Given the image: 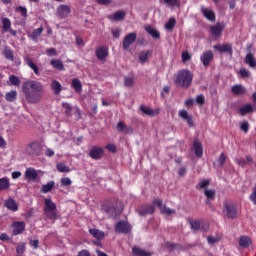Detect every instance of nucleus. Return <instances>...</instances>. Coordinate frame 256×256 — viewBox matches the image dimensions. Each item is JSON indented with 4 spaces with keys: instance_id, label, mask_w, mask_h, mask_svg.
<instances>
[{
    "instance_id": "nucleus-42",
    "label": "nucleus",
    "mask_w": 256,
    "mask_h": 256,
    "mask_svg": "<svg viewBox=\"0 0 256 256\" xmlns=\"http://www.w3.org/2000/svg\"><path fill=\"white\" fill-rule=\"evenodd\" d=\"M231 90L235 95H243V93H245V88L241 85H234Z\"/></svg>"
},
{
    "instance_id": "nucleus-17",
    "label": "nucleus",
    "mask_w": 256,
    "mask_h": 256,
    "mask_svg": "<svg viewBox=\"0 0 256 256\" xmlns=\"http://www.w3.org/2000/svg\"><path fill=\"white\" fill-rule=\"evenodd\" d=\"M119 204L116 203V204H112L108 207H106L105 211L107 213V215H109V217H117V215H119V213H121L119 211Z\"/></svg>"
},
{
    "instance_id": "nucleus-55",
    "label": "nucleus",
    "mask_w": 256,
    "mask_h": 256,
    "mask_svg": "<svg viewBox=\"0 0 256 256\" xmlns=\"http://www.w3.org/2000/svg\"><path fill=\"white\" fill-rule=\"evenodd\" d=\"M207 241L210 245H215V243H219V237L208 236Z\"/></svg>"
},
{
    "instance_id": "nucleus-14",
    "label": "nucleus",
    "mask_w": 256,
    "mask_h": 256,
    "mask_svg": "<svg viewBox=\"0 0 256 256\" xmlns=\"http://www.w3.org/2000/svg\"><path fill=\"white\" fill-rule=\"evenodd\" d=\"M178 115L181 119H184V121L188 123L189 127H195V123L193 122V117L189 115L187 110H180Z\"/></svg>"
},
{
    "instance_id": "nucleus-21",
    "label": "nucleus",
    "mask_w": 256,
    "mask_h": 256,
    "mask_svg": "<svg viewBox=\"0 0 256 256\" xmlns=\"http://www.w3.org/2000/svg\"><path fill=\"white\" fill-rule=\"evenodd\" d=\"M11 188V180L8 177L0 178V192L9 191Z\"/></svg>"
},
{
    "instance_id": "nucleus-7",
    "label": "nucleus",
    "mask_w": 256,
    "mask_h": 256,
    "mask_svg": "<svg viewBox=\"0 0 256 256\" xmlns=\"http://www.w3.org/2000/svg\"><path fill=\"white\" fill-rule=\"evenodd\" d=\"M225 30V23L220 22L216 23L213 26H210V33L213 37H221L223 35V31Z\"/></svg>"
},
{
    "instance_id": "nucleus-46",
    "label": "nucleus",
    "mask_w": 256,
    "mask_h": 256,
    "mask_svg": "<svg viewBox=\"0 0 256 256\" xmlns=\"http://www.w3.org/2000/svg\"><path fill=\"white\" fill-rule=\"evenodd\" d=\"M56 168L59 173H69V171H71V169H69V167L63 163L57 164Z\"/></svg>"
},
{
    "instance_id": "nucleus-25",
    "label": "nucleus",
    "mask_w": 256,
    "mask_h": 256,
    "mask_svg": "<svg viewBox=\"0 0 256 256\" xmlns=\"http://www.w3.org/2000/svg\"><path fill=\"white\" fill-rule=\"evenodd\" d=\"M90 235H93L95 239H98V241H101V239H105V232L95 229V228H90L89 229Z\"/></svg>"
},
{
    "instance_id": "nucleus-50",
    "label": "nucleus",
    "mask_w": 256,
    "mask_h": 256,
    "mask_svg": "<svg viewBox=\"0 0 256 256\" xmlns=\"http://www.w3.org/2000/svg\"><path fill=\"white\" fill-rule=\"evenodd\" d=\"M227 161V156H225V153H221L220 156L217 159V163L220 167H223L225 165V162Z\"/></svg>"
},
{
    "instance_id": "nucleus-44",
    "label": "nucleus",
    "mask_w": 256,
    "mask_h": 256,
    "mask_svg": "<svg viewBox=\"0 0 256 256\" xmlns=\"http://www.w3.org/2000/svg\"><path fill=\"white\" fill-rule=\"evenodd\" d=\"M11 28V20L9 18L2 19V29L3 31H9Z\"/></svg>"
},
{
    "instance_id": "nucleus-9",
    "label": "nucleus",
    "mask_w": 256,
    "mask_h": 256,
    "mask_svg": "<svg viewBox=\"0 0 256 256\" xmlns=\"http://www.w3.org/2000/svg\"><path fill=\"white\" fill-rule=\"evenodd\" d=\"M214 49L218 51V53H228V55H233V44H216L214 45Z\"/></svg>"
},
{
    "instance_id": "nucleus-60",
    "label": "nucleus",
    "mask_w": 256,
    "mask_h": 256,
    "mask_svg": "<svg viewBox=\"0 0 256 256\" xmlns=\"http://www.w3.org/2000/svg\"><path fill=\"white\" fill-rule=\"evenodd\" d=\"M17 11H19L21 13V15H23L24 17H27V8H25L23 6H19L17 8Z\"/></svg>"
},
{
    "instance_id": "nucleus-3",
    "label": "nucleus",
    "mask_w": 256,
    "mask_h": 256,
    "mask_svg": "<svg viewBox=\"0 0 256 256\" xmlns=\"http://www.w3.org/2000/svg\"><path fill=\"white\" fill-rule=\"evenodd\" d=\"M44 215L50 221H57V204L50 198L44 199Z\"/></svg>"
},
{
    "instance_id": "nucleus-2",
    "label": "nucleus",
    "mask_w": 256,
    "mask_h": 256,
    "mask_svg": "<svg viewBox=\"0 0 256 256\" xmlns=\"http://www.w3.org/2000/svg\"><path fill=\"white\" fill-rule=\"evenodd\" d=\"M175 83L183 89H189L191 83H193V73L189 70H180L177 73Z\"/></svg>"
},
{
    "instance_id": "nucleus-11",
    "label": "nucleus",
    "mask_w": 256,
    "mask_h": 256,
    "mask_svg": "<svg viewBox=\"0 0 256 256\" xmlns=\"http://www.w3.org/2000/svg\"><path fill=\"white\" fill-rule=\"evenodd\" d=\"M115 230L117 233L127 234L131 231V225L127 221H119L115 226Z\"/></svg>"
},
{
    "instance_id": "nucleus-61",
    "label": "nucleus",
    "mask_w": 256,
    "mask_h": 256,
    "mask_svg": "<svg viewBox=\"0 0 256 256\" xmlns=\"http://www.w3.org/2000/svg\"><path fill=\"white\" fill-rule=\"evenodd\" d=\"M250 201H252L254 205H256V187L254 188L253 192L250 195Z\"/></svg>"
},
{
    "instance_id": "nucleus-19",
    "label": "nucleus",
    "mask_w": 256,
    "mask_h": 256,
    "mask_svg": "<svg viewBox=\"0 0 256 256\" xmlns=\"http://www.w3.org/2000/svg\"><path fill=\"white\" fill-rule=\"evenodd\" d=\"M126 15L127 14L125 13V11L120 10V11L115 12L112 15H109L108 19H110V21H123V19H125Z\"/></svg>"
},
{
    "instance_id": "nucleus-41",
    "label": "nucleus",
    "mask_w": 256,
    "mask_h": 256,
    "mask_svg": "<svg viewBox=\"0 0 256 256\" xmlns=\"http://www.w3.org/2000/svg\"><path fill=\"white\" fill-rule=\"evenodd\" d=\"M135 85V77L125 76L124 77V87H133Z\"/></svg>"
},
{
    "instance_id": "nucleus-29",
    "label": "nucleus",
    "mask_w": 256,
    "mask_h": 256,
    "mask_svg": "<svg viewBox=\"0 0 256 256\" xmlns=\"http://www.w3.org/2000/svg\"><path fill=\"white\" fill-rule=\"evenodd\" d=\"M50 64L54 69H57L58 71H64V69H65L63 62L59 59L51 60Z\"/></svg>"
},
{
    "instance_id": "nucleus-45",
    "label": "nucleus",
    "mask_w": 256,
    "mask_h": 256,
    "mask_svg": "<svg viewBox=\"0 0 256 256\" xmlns=\"http://www.w3.org/2000/svg\"><path fill=\"white\" fill-rule=\"evenodd\" d=\"M190 227L192 231H199V229H201V221L199 220L190 221Z\"/></svg>"
},
{
    "instance_id": "nucleus-48",
    "label": "nucleus",
    "mask_w": 256,
    "mask_h": 256,
    "mask_svg": "<svg viewBox=\"0 0 256 256\" xmlns=\"http://www.w3.org/2000/svg\"><path fill=\"white\" fill-rule=\"evenodd\" d=\"M166 7H179V0H164Z\"/></svg>"
},
{
    "instance_id": "nucleus-34",
    "label": "nucleus",
    "mask_w": 256,
    "mask_h": 256,
    "mask_svg": "<svg viewBox=\"0 0 256 256\" xmlns=\"http://www.w3.org/2000/svg\"><path fill=\"white\" fill-rule=\"evenodd\" d=\"M252 241L249 236H241L239 239V245L240 247H249L251 245Z\"/></svg>"
},
{
    "instance_id": "nucleus-54",
    "label": "nucleus",
    "mask_w": 256,
    "mask_h": 256,
    "mask_svg": "<svg viewBox=\"0 0 256 256\" xmlns=\"http://www.w3.org/2000/svg\"><path fill=\"white\" fill-rule=\"evenodd\" d=\"M25 249H26L25 244L22 243L17 246L16 253H18V255H23V253H25Z\"/></svg>"
},
{
    "instance_id": "nucleus-28",
    "label": "nucleus",
    "mask_w": 256,
    "mask_h": 256,
    "mask_svg": "<svg viewBox=\"0 0 256 256\" xmlns=\"http://www.w3.org/2000/svg\"><path fill=\"white\" fill-rule=\"evenodd\" d=\"M132 253L135 256H151L150 252H147V251H145V250H143V249H141V248H139L137 246H134L132 248Z\"/></svg>"
},
{
    "instance_id": "nucleus-18",
    "label": "nucleus",
    "mask_w": 256,
    "mask_h": 256,
    "mask_svg": "<svg viewBox=\"0 0 256 256\" xmlns=\"http://www.w3.org/2000/svg\"><path fill=\"white\" fill-rule=\"evenodd\" d=\"M201 13L208 21H215V12H213V10L201 6Z\"/></svg>"
},
{
    "instance_id": "nucleus-8",
    "label": "nucleus",
    "mask_w": 256,
    "mask_h": 256,
    "mask_svg": "<svg viewBox=\"0 0 256 256\" xmlns=\"http://www.w3.org/2000/svg\"><path fill=\"white\" fill-rule=\"evenodd\" d=\"M103 155H105V151L99 146L92 147L89 152V157H91V159H94L95 161H99V159H101Z\"/></svg>"
},
{
    "instance_id": "nucleus-15",
    "label": "nucleus",
    "mask_w": 256,
    "mask_h": 256,
    "mask_svg": "<svg viewBox=\"0 0 256 256\" xmlns=\"http://www.w3.org/2000/svg\"><path fill=\"white\" fill-rule=\"evenodd\" d=\"M200 61L203 63L204 67H207L211 61H213V52L206 51L200 56Z\"/></svg>"
},
{
    "instance_id": "nucleus-56",
    "label": "nucleus",
    "mask_w": 256,
    "mask_h": 256,
    "mask_svg": "<svg viewBox=\"0 0 256 256\" xmlns=\"http://www.w3.org/2000/svg\"><path fill=\"white\" fill-rule=\"evenodd\" d=\"M46 54L49 57H57V50L55 48H49L46 50Z\"/></svg>"
},
{
    "instance_id": "nucleus-32",
    "label": "nucleus",
    "mask_w": 256,
    "mask_h": 256,
    "mask_svg": "<svg viewBox=\"0 0 256 256\" xmlns=\"http://www.w3.org/2000/svg\"><path fill=\"white\" fill-rule=\"evenodd\" d=\"M51 89L54 91L55 95H60L61 93V83L57 80H53L51 83Z\"/></svg>"
},
{
    "instance_id": "nucleus-53",
    "label": "nucleus",
    "mask_w": 256,
    "mask_h": 256,
    "mask_svg": "<svg viewBox=\"0 0 256 256\" xmlns=\"http://www.w3.org/2000/svg\"><path fill=\"white\" fill-rule=\"evenodd\" d=\"M191 59V54H189V52L184 51L182 52V62L183 63H187V61H190Z\"/></svg>"
},
{
    "instance_id": "nucleus-20",
    "label": "nucleus",
    "mask_w": 256,
    "mask_h": 256,
    "mask_svg": "<svg viewBox=\"0 0 256 256\" xmlns=\"http://www.w3.org/2000/svg\"><path fill=\"white\" fill-rule=\"evenodd\" d=\"M109 55V50L107 48H98L96 49V57L100 61H105Z\"/></svg>"
},
{
    "instance_id": "nucleus-33",
    "label": "nucleus",
    "mask_w": 256,
    "mask_h": 256,
    "mask_svg": "<svg viewBox=\"0 0 256 256\" xmlns=\"http://www.w3.org/2000/svg\"><path fill=\"white\" fill-rule=\"evenodd\" d=\"M25 62L28 65V67H30V69H32V71L35 73V75H39V67H37L34 64L33 60H31V58L26 57Z\"/></svg>"
},
{
    "instance_id": "nucleus-51",
    "label": "nucleus",
    "mask_w": 256,
    "mask_h": 256,
    "mask_svg": "<svg viewBox=\"0 0 256 256\" xmlns=\"http://www.w3.org/2000/svg\"><path fill=\"white\" fill-rule=\"evenodd\" d=\"M62 107H63V109H65V114L66 115H71V111H73V108L71 107V104H69L67 102H63Z\"/></svg>"
},
{
    "instance_id": "nucleus-37",
    "label": "nucleus",
    "mask_w": 256,
    "mask_h": 256,
    "mask_svg": "<svg viewBox=\"0 0 256 256\" xmlns=\"http://www.w3.org/2000/svg\"><path fill=\"white\" fill-rule=\"evenodd\" d=\"M175 25H177V20L172 17L166 22L164 28L166 31H173V29H175Z\"/></svg>"
},
{
    "instance_id": "nucleus-6",
    "label": "nucleus",
    "mask_w": 256,
    "mask_h": 256,
    "mask_svg": "<svg viewBox=\"0 0 256 256\" xmlns=\"http://www.w3.org/2000/svg\"><path fill=\"white\" fill-rule=\"evenodd\" d=\"M153 203L155 205H157V207H159V209L163 215H175V210L167 207V205H164L163 200L156 199L153 201Z\"/></svg>"
},
{
    "instance_id": "nucleus-22",
    "label": "nucleus",
    "mask_w": 256,
    "mask_h": 256,
    "mask_svg": "<svg viewBox=\"0 0 256 256\" xmlns=\"http://www.w3.org/2000/svg\"><path fill=\"white\" fill-rule=\"evenodd\" d=\"M193 149L196 157H203V146L199 140L194 141Z\"/></svg>"
},
{
    "instance_id": "nucleus-36",
    "label": "nucleus",
    "mask_w": 256,
    "mask_h": 256,
    "mask_svg": "<svg viewBox=\"0 0 256 256\" xmlns=\"http://www.w3.org/2000/svg\"><path fill=\"white\" fill-rule=\"evenodd\" d=\"M53 187H55V181H50L47 184L42 185L41 193H49L53 190Z\"/></svg>"
},
{
    "instance_id": "nucleus-23",
    "label": "nucleus",
    "mask_w": 256,
    "mask_h": 256,
    "mask_svg": "<svg viewBox=\"0 0 256 256\" xmlns=\"http://www.w3.org/2000/svg\"><path fill=\"white\" fill-rule=\"evenodd\" d=\"M245 63L246 65H249L251 67V69H256V58L255 56H253L252 53H248L245 56Z\"/></svg>"
},
{
    "instance_id": "nucleus-58",
    "label": "nucleus",
    "mask_w": 256,
    "mask_h": 256,
    "mask_svg": "<svg viewBox=\"0 0 256 256\" xmlns=\"http://www.w3.org/2000/svg\"><path fill=\"white\" fill-rule=\"evenodd\" d=\"M240 129L241 131H244L245 133L249 132V122L244 121L241 125H240Z\"/></svg>"
},
{
    "instance_id": "nucleus-35",
    "label": "nucleus",
    "mask_w": 256,
    "mask_h": 256,
    "mask_svg": "<svg viewBox=\"0 0 256 256\" xmlns=\"http://www.w3.org/2000/svg\"><path fill=\"white\" fill-rule=\"evenodd\" d=\"M239 113L242 116L247 115V113H253V105L246 104L245 106L239 108Z\"/></svg>"
},
{
    "instance_id": "nucleus-52",
    "label": "nucleus",
    "mask_w": 256,
    "mask_h": 256,
    "mask_svg": "<svg viewBox=\"0 0 256 256\" xmlns=\"http://www.w3.org/2000/svg\"><path fill=\"white\" fill-rule=\"evenodd\" d=\"M60 183H61L62 187H69V185H71L72 181H71V178L66 177V178H62L60 180Z\"/></svg>"
},
{
    "instance_id": "nucleus-1",
    "label": "nucleus",
    "mask_w": 256,
    "mask_h": 256,
    "mask_svg": "<svg viewBox=\"0 0 256 256\" xmlns=\"http://www.w3.org/2000/svg\"><path fill=\"white\" fill-rule=\"evenodd\" d=\"M22 91L28 103H39L43 97V84L39 81H26L22 85Z\"/></svg>"
},
{
    "instance_id": "nucleus-26",
    "label": "nucleus",
    "mask_w": 256,
    "mask_h": 256,
    "mask_svg": "<svg viewBox=\"0 0 256 256\" xmlns=\"http://www.w3.org/2000/svg\"><path fill=\"white\" fill-rule=\"evenodd\" d=\"M140 111H142L144 115H149V117H155V115H159V110H153L147 106H141Z\"/></svg>"
},
{
    "instance_id": "nucleus-27",
    "label": "nucleus",
    "mask_w": 256,
    "mask_h": 256,
    "mask_svg": "<svg viewBox=\"0 0 256 256\" xmlns=\"http://www.w3.org/2000/svg\"><path fill=\"white\" fill-rule=\"evenodd\" d=\"M145 31L148 35H151L153 39H159L161 37V34L153 26H146Z\"/></svg>"
},
{
    "instance_id": "nucleus-4",
    "label": "nucleus",
    "mask_w": 256,
    "mask_h": 256,
    "mask_svg": "<svg viewBox=\"0 0 256 256\" xmlns=\"http://www.w3.org/2000/svg\"><path fill=\"white\" fill-rule=\"evenodd\" d=\"M223 213L228 219H235L237 217V204L230 200L224 201Z\"/></svg>"
},
{
    "instance_id": "nucleus-49",
    "label": "nucleus",
    "mask_w": 256,
    "mask_h": 256,
    "mask_svg": "<svg viewBox=\"0 0 256 256\" xmlns=\"http://www.w3.org/2000/svg\"><path fill=\"white\" fill-rule=\"evenodd\" d=\"M204 195H205V197H207V199L213 200V199H215V190L205 189Z\"/></svg>"
},
{
    "instance_id": "nucleus-43",
    "label": "nucleus",
    "mask_w": 256,
    "mask_h": 256,
    "mask_svg": "<svg viewBox=\"0 0 256 256\" xmlns=\"http://www.w3.org/2000/svg\"><path fill=\"white\" fill-rule=\"evenodd\" d=\"M3 55L5 57V59H7L8 61H13L15 59V56L13 55V50L6 48L3 52Z\"/></svg>"
},
{
    "instance_id": "nucleus-64",
    "label": "nucleus",
    "mask_w": 256,
    "mask_h": 256,
    "mask_svg": "<svg viewBox=\"0 0 256 256\" xmlns=\"http://www.w3.org/2000/svg\"><path fill=\"white\" fill-rule=\"evenodd\" d=\"M78 256H91V253H89L87 250H82L78 252Z\"/></svg>"
},
{
    "instance_id": "nucleus-16",
    "label": "nucleus",
    "mask_w": 256,
    "mask_h": 256,
    "mask_svg": "<svg viewBox=\"0 0 256 256\" xmlns=\"http://www.w3.org/2000/svg\"><path fill=\"white\" fill-rule=\"evenodd\" d=\"M38 175L37 170L33 167H29L25 171V179H27V181H36Z\"/></svg>"
},
{
    "instance_id": "nucleus-38",
    "label": "nucleus",
    "mask_w": 256,
    "mask_h": 256,
    "mask_svg": "<svg viewBox=\"0 0 256 256\" xmlns=\"http://www.w3.org/2000/svg\"><path fill=\"white\" fill-rule=\"evenodd\" d=\"M41 33H43V26H40L38 29L33 30V32L30 35L32 41H37V39L41 37Z\"/></svg>"
},
{
    "instance_id": "nucleus-13",
    "label": "nucleus",
    "mask_w": 256,
    "mask_h": 256,
    "mask_svg": "<svg viewBox=\"0 0 256 256\" xmlns=\"http://www.w3.org/2000/svg\"><path fill=\"white\" fill-rule=\"evenodd\" d=\"M12 233L13 235H21L25 231V222L23 221H16L12 224Z\"/></svg>"
},
{
    "instance_id": "nucleus-62",
    "label": "nucleus",
    "mask_w": 256,
    "mask_h": 256,
    "mask_svg": "<svg viewBox=\"0 0 256 256\" xmlns=\"http://www.w3.org/2000/svg\"><path fill=\"white\" fill-rule=\"evenodd\" d=\"M209 183V180H203L202 182L199 183V188L205 189V187H208Z\"/></svg>"
},
{
    "instance_id": "nucleus-10",
    "label": "nucleus",
    "mask_w": 256,
    "mask_h": 256,
    "mask_svg": "<svg viewBox=\"0 0 256 256\" xmlns=\"http://www.w3.org/2000/svg\"><path fill=\"white\" fill-rule=\"evenodd\" d=\"M71 14V8L68 5L61 4L58 6L56 15L60 17V19H65V17Z\"/></svg>"
},
{
    "instance_id": "nucleus-63",
    "label": "nucleus",
    "mask_w": 256,
    "mask_h": 256,
    "mask_svg": "<svg viewBox=\"0 0 256 256\" xmlns=\"http://www.w3.org/2000/svg\"><path fill=\"white\" fill-rule=\"evenodd\" d=\"M21 175H22L21 171H14V172H12L11 177H12V179H19V177H21Z\"/></svg>"
},
{
    "instance_id": "nucleus-12",
    "label": "nucleus",
    "mask_w": 256,
    "mask_h": 256,
    "mask_svg": "<svg viewBox=\"0 0 256 256\" xmlns=\"http://www.w3.org/2000/svg\"><path fill=\"white\" fill-rule=\"evenodd\" d=\"M117 131L119 133H125V135H133V127L125 125V122L120 121L116 125Z\"/></svg>"
},
{
    "instance_id": "nucleus-30",
    "label": "nucleus",
    "mask_w": 256,
    "mask_h": 256,
    "mask_svg": "<svg viewBox=\"0 0 256 256\" xmlns=\"http://www.w3.org/2000/svg\"><path fill=\"white\" fill-rule=\"evenodd\" d=\"M5 207L9 209L10 211H17L18 206L14 199H8L4 203Z\"/></svg>"
},
{
    "instance_id": "nucleus-40",
    "label": "nucleus",
    "mask_w": 256,
    "mask_h": 256,
    "mask_svg": "<svg viewBox=\"0 0 256 256\" xmlns=\"http://www.w3.org/2000/svg\"><path fill=\"white\" fill-rule=\"evenodd\" d=\"M5 99L6 101L13 103V101L17 100V91L13 90V91L7 92L5 95Z\"/></svg>"
},
{
    "instance_id": "nucleus-39",
    "label": "nucleus",
    "mask_w": 256,
    "mask_h": 256,
    "mask_svg": "<svg viewBox=\"0 0 256 256\" xmlns=\"http://www.w3.org/2000/svg\"><path fill=\"white\" fill-rule=\"evenodd\" d=\"M149 57H151V50H147L146 52H141L139 55L140 63H147V61L149 60Z\"/></svg>"
},
{
    "instance_id": "nucleus-57",
    "label": "nucleus",
    "mask_w": 256,
    "mask_h": 256,
    "mask_svg": "<svg viewBox=\"0 0 256 256\" xmlns=\"http://www.w3.org/2000/svg\"><path fill=\"white\" fill-rule=\"evenodd\" d=\"M196 103L198 105H205V96L203 94H200L196 97Z\"/></svg>"
},
{
    "instance_id": "nucleus-59",
    "label": "nucleus",
    "mask_w": 256,
    "mask_h": 256,
    "mask_svg": "<svg viewBox=\"0 0 256 256\" xmlns=\"http://www.w3.org/2000/svg\"><path fill=\"white\" fill-rule=\"evenodd\" d=\"M241 77H249L251 75V73L249 72V70L242 68L239 71Z\"/></svg>"
},
{
    "instance_id": "nucleus-24",
    "label": "nucleus",
    "mask_w": 256,
    "mask_h": 256,
    "mask_svg": "<svg viewBox=\"0 0 256 256\" xmlns=\"http://www.w3.org/2000/svg\"><path fill=\"white\" fill-rule=\"evenodd\" d=\"M139 215L142 217L145 215H153L155 213V207L153 205L145 206L138 211Z\"/></svg>"
},
{
    "instance_id": "nucleus-47",
    "label": "nucleus",
    "mask_w": 256,
    "mask_h": 256,
    "mask_svg": "<svg viewBox=\"0 0 256 256\" xmlns=\"http://www.w3.org/2000/svg\"><path fill=\"white\" fill-rule=\"evenodd\" d=\"M9 81L11 85H14L15 87H19V85H21V80H19V78L15 75H11L9 77Z\"/></svg>"
},
{
    "instance_id": "nucleus-5",
    "label": "nucleus",
    "mask_w": 256,
    "mask_h": 256,
    "mask_svg": "<svg viewBox=\"0 0 256 256\" xmlns=\"http://www.w3.org/2000/svg\"><path fill=\"white\" fill-rule=\"evenodd\" d=\"M135 41H137V33L132 32L126 35L124 37L123 44H122L124 51H128L129 47H131V45H133Z\"/></svg>"
},
{
    "instance_id": "nucleus-31",
    "label": "nucleus",
    "mask_w": 256,
    "mask_h": 256,
    "mask_svg": "<svg viewBox=\"0 0 256 256\" xmlns=\"http://www.w3.org/2000/svg\"><path fill=\"white\" fill-rule=\"evenodd\" d=\"M72 87L76 91V93H81L83 91V85L81 84V80L74 78L72 80Z\"/></svg>"
}]
</instances>
